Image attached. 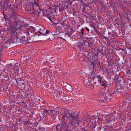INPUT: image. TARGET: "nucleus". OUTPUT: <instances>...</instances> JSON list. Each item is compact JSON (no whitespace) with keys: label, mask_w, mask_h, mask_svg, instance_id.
I'll list each match as a JSON object with an SVG mask.
<instances>
[{"label":"nucleus","mask_w":131,"mask_h":131,"mask_svg":"<svg viewBox=\"0 0 131 131\" xmlns=\"http://www.w3.org/2000/svg\"><path fill=\"white\" fill-rule=\"evenodd\" d=\"M56 128L57 131H62L63 129L60 124H59L56 127Z\"/></svg>","instance_id":"11"},{"label":"nucleus","mask_w":131,"mask_h":131,"mask_svg":"<svg viewBox=\"0 0 131 131\" xmlns=\"http://www.w3.org/2000/svg\"><path fill=\"white\" fill-rule=\"evenodd\" d=\"M68 73H69V72H68V71L66 72V74H68Z\"/></svg>","instance_id":"38"},{"label":"nucleus","mask_w":131,"mask_h":131,"mask_svg":"<svg viewBox=\"0 0 131 131\" xmlns=\"http://www.w3.org/2000/svg\"><path fill=\"white\" fill-rule=\"evenodd\" d=\"M60 38L61 39H62V38Z\"/></svg>","instance_id":"48"},{"label":"nucleus","mask_w":131,"mask_h":131,"mask_svg":"<svg viewBox=\"0 0 131 131\" xmlns=\"http://www.w3.org/2000/svg\"><path fill=\"white\" fill-rule=\"evenodd\" d=\"M105 96L103 93L100 95V96L101 99L100 100V102H104L106 101H109L113 97L112 93L111 91L107 90L105 92Z\"/></svg>","instance_id":"2"},{"label":"nucleus","mask_w":131,"mask_h":131,"mask_svg":"<svg viewBox=\"0 0 131 131\" xmlns=\"http://www.w3.org/2000/svg\"><path fill=\"white\" fill-rule=\"evenodd\" d=\"M63 24V25H64V26L65 25V24Z\"/></svg>","instance_id":"41"},{"label":"nucleus","mask_w":131,"mask_h":131,"mask_svg":"<svg viewBox=\"0 0 131 131\" xmlns=\"http://www.w3.org/2000/svg\"><path fill=\"white\" fill-rule=\"evenodd\" d=\"M102 83V85L104 86L105 87H106L107 86V84L106 83V82L104 80L101 82V83Z\"/></svg>","instance_id":"17"},{"label":"nucleus","mask_w":131,"mask_h":131,"mask_svg":"<svg viewBox=\"0 0 131 131\" xmlns=\"http://www.w3.org/2000/svg\"><path fill=\"white\" fill-rule=\"evenodd\" d=\"M32 8H33V9L34 10H35V11H36V9H34V5H32Z\"/></svg>","instance_id":"30"},{"label":"nucleus","mask_w":131,"mask_h":131,"mask_svg":"<svg viewBox=\"0 0 131 131\" xmlns=\"http://www.w3.org/2000/svg\"><path fill=\"white\" fill-rule=\"evenodd\" d=\"M94 1L95 2H96V0H94Z\"/></svg>","instance_id":"44"},{"label":"nucleus","mask_w":131,"mask_h":131,"mask_svg":"<svg viewBox=\"0 0 131 131\" xmlns=\"http://www.w3.org/2000/svg\"><path fill=\"white\" fill-rule=\"evenodd\" d=\"M128 49H130V51H131V48H130V47H128Z\"/></svg>","instance_id":"31"},{"label":"nucleus","mask_w":131,"mask_h":131,"mask_svg":"<svg viewBox=\"0 0 131 131\" xmlns=\"http://www.w3.org/2000/svg\"><path fill=\"white\" fill-rule=\"evenodd\" d=\"M64 113L61 118L62 121L66 120V118L67 119L70 121L71 125L75 126H79L81 123V122L78 118V115L75 114V113L70 114L69 110L67 109L64 110Z\"/></svg>","instance_id":"1"},{"label":"nucleus","mask_w":131,"mask_h":131,"mask_svg":"<svg viewBox=\"0 0 131 131\" xmlns=\"http://www.w3.org/2000/svg\"><path fill=\"white\" fill-rule=\"evenodd\" d=\"M16 38L17 41L16 42H21V40L20 39H19L17 37Z\"/></svg>","instance_id":"22"},{"label":"nucleus","mask_w":131,"mask_h":131,"mask_svg":"<svg viewBox=\"0 0 131 131\" xmlns=\"http://www.w3.org/2000/svg\"><path fill=\"white\" fill-rule=\"evenodd\" d=\"M65 88L67 90L70 91H71L73 90V88L71 85L67 84L65 86Z\"/></svg>","instance_id":"10"},{"label":"nucleus","mask_w":131,"mask_h":131,"mask_svg":"<svg viewBox=\"0 0 131 131\" xmlns=\"http://www.w3.org/2000/svg\"><path fill=\"white\" fill-rule=\"evenodd\" d=\"M39 35H34L31 36V37H30L29 39L28 38H26V39H25V40L27 41L29 40L31 42H35L38 41L39 40Z\"/></svg>","instance_id":"5"},{"label":"nucleus","mask_w":131,"mask_h":131,"mask_svg":"<svg viewBox=\"0 0 131 131\" xmlns=\"http://www.w3.org/2000/svg\"><path fill=\"white\" fill-rule=\"evenodd\" d=\"M124 53H125V54H127V52H126V51H125V52H124Z\"/></svg>","instance_id":"39"},{"label":"nucleus","mask_w":131,"mask_h":131,"mask_svg":"<svg viewBox=\"0 0 131 131\" xmlns=\"http://www.w3.org/2000/svg\"><path fill=\"white\" fill-rule=\"evenodd\" d=\"M83 1H84V0H81V2H82V3H83Z\"/></svg>","instance_id":"40"},{"label":"nucleus","mask_w":131,"mask_h":131,"mask_svg":"<svg viewBox=\"0 0 131 131\" xmlns=\"http://www.w3.org/2000/svg\"><path fill=\"white\" fill-rule=\"evenodd\" d=\"M66 35H68L69 37H70V36H71V34H69L68 33H66Z\"/></svg>","instance_id":"28"},{"label":"nucleus","mask_w":131,"mask_h":131,"mask_svg":"<svg viewBox=\"0 0 131 131\" xmlns=\"http://www.w3.org/2000/svg\"><path fill=\"white\" fill-rule=\"evenodd\" d=\"M67 7V6H66V8Z\"/></svg>","instance_id":"47"},{"label":"nucleus","mask_w":131,"mask_h":131,"mask_svg":"<svg viewBox=\"0 0 131 131\" xmlns=\"http://www.w3.org/2000/svg\"><path fill=\"white\" fill-rule=\"evenodd\" d=\"M122 50L124 52H125V51H126V50L125 49H122Z\"/></svg>","instance_id":"32"},{"label":"nucleus","mask_w":131,"mask_h":131,"mask_svg":"<svg viewBox=\"0 0 131 131\" xmlns=\"http://www.w3.org/2000/svg\"><path fill=\"white\" fill-rule=\"evenodd\" d=\"M79 47H82V46L83 45V43H82L81 42L79 43Z\"/></svg>","instance_id":"24"},{"label":"nucleus","mask_w":131,"mask_h":131,"mask_svg":"<svg viewBox=\"0 0 131 131\" xmlns=\"http://www.w3.org/2000/svg\"><path fill=\"white\" fill-rule=\"evenodd\" d=\"M10 41L11 43H15L17 41L16 38L15 37L14 38L10 40H9Z\"/></svg>","instance_id":"16"},{"label":"nucleus","mask_w":131,"mask_h":131,"mask_svg":"<svg viewBox=\"0 0 131 131\" xmlns=\"http://www.w3.org/2000/svg\"><path fill=\"white\" fill-rule=\"evenodd\" d=\"M118 93H117V90H115L114 92H113V93H112L113 94H118Z\"/></svg>","instance_id":"27"},{"label":"nucleus","mask_w":131,"mask_h":131,"mask_svg":"<svg viewBox=\"0 0 131 131\" xmlns=\"http://www.w3.org/2000/svg\"><path fill=\"white\" fill-rule=\"evenodd\" d=\"M9 0H5L4 4H8L9 3Z\"/></svg>","instance_id":"25"},{"label":"nucleus","mask_w":131,"mask_h":131,"mask_svg":"<svg viewBox=\"0 0 131 131\" xmlns=\"http://www.w3.org/2000/svg\"><path fill=\"white\" fill-rule=\"evenodd\" d=\"M61 126H62V128L63 129L65 128L66 129L67 128V127L68 126L67 125L65 121H62V123L61 124Z\"/></svg>","instance_id":"12"},{"label":"nucleus","mask_w":131,"mask_h":131,"mask_svg":"<svg viewBox=\"0 0 131 131\" xmlns=\"http://www.w3.org/2000/svg\"><path fill=\"white\" fill-rule=\"evenodd\" d=\"M81 33L82 34V35H83L84 34V33H83V32L82 31H81Z\"/></svg>","instance_id":"35"},{"label":"nucleus","mask_w":131,"mask_h":131,"mask_svg":"<svg viewBox=\"0 0 131 131\" xmlns=\"http://www.w3.org/2000/svg\"><path fill=\"white\" fill-rule=\"evenodd\" d=\"M16 82H17V84H18V83H18V82H17V80H16Z\"/></svg>","instance_id":"42"},{"label":"nucleus","mask_w":131,"mask_h":131,"mask_svg":"<svg viewBox=\"0 0 131 131\" xmlns=\"http://www.w3.org/2000/svg\"><path fill=\"white\" fill-rule=\"evenodd\" d=\"M84 29L83 28H82L81 29V31H83L84 30Z\"/></svg>","instance_id":"36"},{"label":"nucleus","mask_w":131,"mask_h":131,"mask_svg":"<svg viewBox=\"0 0 131 131\" xmlns=\"http://www.w3.org/2000/svg\"><path fill=\"white\" fill-rule=\"evenodd\" d=\"M6 4L7 5V7L9 9L11 10L12 11H14L13 8V7H11V5L10 4Z\"/></svg>","instance_id":"15"},{"label":"nucleus","mask_w":131,"mask_h":131,"mask_svg":"<svg viewBox=\"0 0 131 131\" xmlns=\"http://www.w3.org/2000/svg\"><path fill=\"white\" fill-rule=\"evenodd\" d=\"M64 6L63 7L62 6L61 8L59 9V10L60 12H61L62 11V10H64Z\"/></svg>","instance_id":"23"},{"label":"nucleus","mask_w":131,"mask_h":131,"mask_svg":"<svg viewBox=\"0 0 131 131\" xmlns=\"http://www.w3.org/2000/svg\"><path fill=\"white\" fill-rule=\"evenodd\" d=\"M85 28H86V30L87 31H88L89 32V29L87 27H86Z\"/></svg>","instance_id":"29"},{"label":"nucleus","mask_w":131,"mask_h":131,"mask_svg":"<svg viewBox=\"0 0 131 131\" xmlns=\"http://www.w3.org/2000/svg\"><path fill=\"white\" fill-rule=\"evenodd\" d=\"M94 74H93L92 75V77H93V78L97 77L98 79V81L99 83H101V82L104 80L103 77H101L100 75L96 74V75H95V74H94Z\"/></svg>","instance_id":"7"},{"label":"nucleus","mask_w":131,"mask_h":131,"mask_svg":"<svg viewBox=\"0 0 131 131\" xmlns=\"http://www.w3.org/2000/svg\"><path fill=\"white\" fill-rule=\"evenodd\" d=\"M130 47H131V44L130 45Z\"/></svg>","instance_id":"45"},{"label":"nucleus","mask_w":131,"mask_h":131,"mask_svg":"<svg viewBox=\"0 0 131 131\" xmlns=\"http://www.w3.org/2000/svg\"><path fill=\"white\" fill-rule=\"evenodd\" d=\"M108 34L109 35H111V32H108Z\"/></svg>","instance_id":"34"},{"label":"nucleus","mask_w":131,"mask_h":131,"mask_svg":"<svg viewBox=\"0 0 131 131\" xmlns=\"http://www.w3.org/2000/svg\"><path fill=\"white\" fill-rule=\"evenodd\" d=\"M45 32L46 33V35L47 34H48L50 32L49 31L47 30H45Z\"/></svg>","instance_id":"26"},{"label":"nucleus","mask_w":131,"mask_h":131,"mask_svg":"<svg viewBox=\"0 0 131 131\" xmlns=\"http://www.w3.org/2000/svg\"><path fill=\"white\" fill-rule=\"evenodd\" d=\"M38 32H39L40 33V31H38Z\"/></svg>","instance_id":"46"},{"label":"nucleus","mask_w":131,"mask_h":131,"mask_svg":"<svg viewBox=\"0 0 131 131\" xmlns=\"http://www.w3.org/2000/svg\"><path fill=\"white\" fill-rule=\"evenodd\" d=\"M117 93L119 92H122V90L124 89V87L122 85H118L117 86Z\"/></svg>","instance_id":"9"},{"label":"nucleus","mask_w":131,"mask_h":131,"mask_svg":"<svg viewBox=\"0 0 131 131\" xmlns=\"http://www.w3.org/2000/svg\"><path fill=\"white\" fill-rule=\"evenodd\" d=\"M11 43L9 40H7L5 42L2 43L1 48V53H3L5 51V50L7 48V47Z\"/></svg>","instance_id":"4"},{"label":"nucleus","mask_w":131,"mask_h":131,"mask_svg":"<svg viewBox=\"0 0 131 131\" xmlns=\"http://www.w3.org/2000/svg\"><path fill=\"white\" fill-rule=\"evenodd\" d=\"M99 64L100 65V62L99 61H96V63L94 61V62H92L91 63V65H92L93 67H94V66L96 64Z\"/></svg>","instance_id":"18"},{"label":"nucleus","mask_w":131,"mask_h":131,"mask_svg":"<svg viewBox=\"0 0 131 131\" xmlns=\"http://www.w3.org/2000/svg\"><path fill=\"white\" fill-rule=\"evenodd\" d=\"M25 95L26 96V97H27V99H28L30 98L31 97V94H29L28 93L26 94H25Z\"/></svg>","instance_id":"20"},{"label":"nucleus","mask_w":131,"mask_h":131,"mask_svg":"<svg viewBox=\"0 0 131 131\" xmlns=\"http://www.w3.org/2000/svg\"><path fill=\"white\" fill-rule=\"evenodd\" d=\"M48 111L47 109H45L41 114V116H42L43 118L44 117L46 116V113L48 112Z\"/></svg>","instance_id":"13"},{"label":"nucleus","mask_w":131,"mask_h":131,"mask_svg":"<svg viewBox=\"0 0 131 131\" xmlns=\"http://www.w3.org/2000/svg\"><path fill=\"white\" fill-rule=\"evenodd\" d=\"M94 84H96V83L95 82H94Z\"/></svg>","instance_id":"43"},{"label":"nucleus","mask_w":131,"mask_h":131,"mask_svg":"<svg viewBox=\"0 0 131 131\" xmlns=\"http://www.w3.org/2000/svg\"><path fill=\"white\" fill-rule=\"evenodd\" d=\"M34 5H35L36 6H37L39 8V10L40 11H39L38 10H37V14H39L40 13V7L39 6V5L37 3H36V2H34Z\"/></svg>","instance_id":"14"},{"label":"nucleus","mask_w":131,"mask_h":131,"mask_svg":"<svg viewBox=\"0 0 131 131\" xmlns=\"http://www.w3.org/2000/svg\"><path fill=\"white\" fill-rule=\"evenodd\" d=\"M88 44H89V46L90 47V43H89V42H88Z\"/></svg>","instance_id":"37"},{"label":"nucleus","mask_w":131,"mask_h":131,"mask_svg":"<svg viewBox=\"0 0 131 131\" xmlns=\"http://www.w3.org/2000/svg\"><path fill=\"white\" fill-rule=\"evenodd\" d=\"M92 82L89 81L88 80H84V83L85 85L88 86H90L91 87L92 86V87H94V86L93 85H93Z\"/></svg>","instance_id":"8"},{"label":"nucleus","mask_w":131,"mask_h":131,"mask_svg":"<svg viewBox=\"0 0 131 131\" xmlns=\"http://www.w3.org/2000/svg\"><path fill=\"white\" fill-rule=\"evenodd\" d=\"M10 17L8 20L10 22L12 23H14L18 25L16 23V19H17V16L15 14V12L14 11H12V13H10Z\"/></svg>","instance_id":"3"},{"label":"nucleus","mask_w":131,"mask_h":131,"mask_svg":"<svg viewBox=\"0 0 131 131\" xmlns=\"http://www.w3.org/2000/svg\"><path fill=\"white\" fill-rule=\"evenodd\" d=\"M24 123L25 124H27L28 125H30L31 124V123L30 122L29 120H27V121H25Z\"/></svg>","instance_id":"19"},{"label":"nucleus","mask_w":131,"mask_h":131,"mask_svg":"<svg viewBox=\"0 0 131 131\" xmlns=\"http://www.w3.org/2000/svg\"><path fill=\"white\" fill-rule=\"evenodd\" d=\"M44 31H42L41 32H40V33L42 34L43 35H46V33L45 32V30L44 29Z\"/></svg>","instance_id":"21"},{"label":"nucleus","mask_w":131,"mask_h":131,"mask_svg":"<svg viewBox=\"0 0 131 131\" xmlns=\"http://www.w3.org/2000/svg\"><path fill=\"white\" fill-rule=\"evenodd\" d=\"M43 15L45 16L48 18L51 21H52L51 19V14L49 11L45 10L44 12H43Z\"/></svg>","instance_id":"6"},{"label":"nucleus","mask_w":131,"mask_h":131,"mask_svg":"<svg viewBox=\"0 0 131 131\" xmlns=\"http://www.w3.org/2000/svg\"><path fill=\"white\" fill-rule=\"evenodd\" d=\"M53 24H54L55 26H56L57 25V24H58V23H53Z\"/></svg>","instance_id":"33"}]
</instances>
